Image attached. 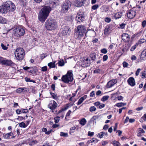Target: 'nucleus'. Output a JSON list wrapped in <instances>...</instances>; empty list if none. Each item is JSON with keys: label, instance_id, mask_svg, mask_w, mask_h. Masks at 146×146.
<instances>
[{"label": "nucleus", "instance_id": "nucleus-1", "mask_svg": "<svg viewBox=\"0 0 146 146\" xmlns=\"http://www.w3.org/2000/svg\"><path fill=\"white\" fill-rule=\"evenodd\" d=\"M51 10L50 7L45 6L42 8L39 11L38 15V19L41 22L44 23L49 15Z\"/></svg>", "mask_w": 146, "mask_h": 146}, {"label": "nucleus", "instance_id": "nucleus-2", "mask_svg": "<svg viewBox=\"0 0 146 146\" xmlns=\"http://www.w3.org/2000/svg\"><path fill=\"white\" fill-rule=\"evenodd\" d=\"M15 8V5L11 1H7L0 6V12L6 14L8 12L13 11Z\"/></svg>", "mask_w": 146, "mask_h": 146}, {"label": "nucleus", "instance_id": "nucleus-3", "mask_svg": "<svg viewBox=\"0 0 146 146\" xmlns=\"http://www.w3.org/2000/svg\"><path fill=\"white\" fill-rule=\"evenodd\" d=\"M45 26L46 29L48 31L55 30L57 27V23L56 21L51 19H48L45 22Z\"/></svg>", "mask_w": 146, "mask_h": 146}, {"label": "nucleus", "instance_id": "nucleus-4", "mask_svg": "<svg viewBox=\"0 0 146 146\" xmlns=\"http://www.w3.org/2000/svg\"><path fill=\"white\" fill-rule=\"evenodd\" d=\"M86 29L84 25H80L77 27L76 33L77 36V38L80 39L82 37L84 34Z\"/></svg>", "mask_w": 146, "mask_h": 146}, {"label": "nucleus", "instance_id": "nucleus-5", "mask_svg": "<svg viewBox=\"0 0 146 146\" xmlns=\"http://www.w3.org/2000/svg\"><path fill=\"white\" fill-rule=\"evenodd\" d=\"M72 70L68 71L67 74L64 75V83L68 84L69 86H71L72 84L70 82H72L73 80V76Z\"/></svg>", "mask_w": 146, "mask_h": 146}, {"label": "nucleus", "instance_id": "nucleus-6", "mask_svg": "<svg viewBox=\"0 0 146 146\" xmlns=\"http://www.w3.org/2000/svg\"><path fill=\"white\" fill-rule=\"evenodd\" d=\"M25 33V30L23 27H17L13 30V34L16 37L18 38L23 36Z\"/></svg>", "mask_w": 146, "mask_h": 146}, {"label": "nucleus", "instance_id": "nucleus-7", "mask_svg": "<svg viewBox=\"0 0 146 146\" xmlns=\"http://www.w3.org/2000/svg\"><path fill=\"white\" fill-rule=\"evenodd\" d=\"M15 54L17 60H22L25 56L24 50L21 48H17L15 50Z\"/></svg>", "mask_w": 146, "mask_h": 146}, {"label": "nucleus", "instance_id": "nucleus-8", "mask_svg": "<svg viewBox=\"0 0 146 146\" xmlns=\"http://www.w3.org/2000/svg\"><path fill=\"white\" fill-rule=\"evenodd\" d=\"M90 61L87 57H84L82 59L81 66L83 67H87L90 66Z\"/></svg>", "mask_w": 146, "mask_h": 146}, {"label": "nucleus", "instance_id": "nucleus-9", "mask_svg": "<svg viewBox=\"0 0 146 146\" xmlns=\"http://www.w3.org/2000/svg\"><path fill=\"white\" fill-rule=\"evenodd\" d=\"M126 14L127 18L131 19L135 17L136 15V12L132 8L127 11Z\"/></svg>", "mask_w": 146, "mask_h": 146}, {"label": "nucleus", "instance_id": "nucleus-10", "mask_svg": "<svg viewBox=\"0 0 146 146\" xmlns=\"http://www.w3.org/2000/svg\"><path fill=\"white\" fill-rule=\"evenodd\" d=\"M57 106V104L54 100L50 101L48 105V107L51 110L55 109Z\"/></svg>", "mask_w": 146, "mask_h": 146}, {"label": "nucleus", "instance_id": "nucleus-11", "mask_svg": "<svg viewBox=\"0 0 146 146\" xmlns=\"http://www.w3.org/2000/svg\"><path fill=\"white\" fill-rule=\"evenodd\" d=\"M117 81L115 79H112L109 81L107 83L106 86L107 88H110L113 86L117 83Z\"/></svg>", "mask_w": 146, "mask_h": 146}, {"label": "nucleus", "instance_id": "nucleus-12", "mask_svg": "<svg viewBox=\"0 0 146 146\" xmlns=\"http://www.w3.org/2000/svg\"><path fill=\"white\" fill-rule=\"evenodd\" d=\"M121 38L125 42H128L130 38L129 35L127 33L123 34Z\"/></svg>", "mask_w": 146, "mask_h": 146}, {"label": "nucleus", "instance_id": "nucleus-13", "mask_svg": "<svg viewBox=\"0 0 146 146\" xmlns=\"http://www.w3.org/2000/svg\"><path fill=\"white\" fill-rule=\"evenodd\" d=\"M13 62L9 60H6L3 59V61L2 62V64L6 66H11L13 65Z\"/></svg>", "mask_w": 146, "mask_h": 146}, {"label": "nucleus", "instance_id": "nucleus-14", "mask_svg": "<svg viewBox=\"0 0 146 146\" xmlns=\"http://www.w3.org/2000/svg\"><path fill=\"white\" fill-rule=\"evenodd\" d=\"M71 5V3L69 1L67 0L64 3V9H65V10H64V13L67 12L68 10L70 8Z\"/></svg>", "mask_w": 146, "mask_h": 146}, {"label": "nucleus", "instance_id": "nucleus-15", "mask_svg": "<svg viewBox=\"0 0 146 146\" xmlns=\"http://www.w3.org/2000/svg\"><path fill=\"white\" fill-rule=\"evenodd\" d=\"M84 17L82 14H78L76 16V19L77 22L80 23L84 20Z\"/></svg>", "mask_w": 146, "mask_h": 146}, {"label": "nucleus", "instance_id": "nucleus-16", "mask_svg": "<svg viewBox=\"0 0 146 146\" xmlns=\"http://www.w3.org/2000/svg\"><path fill=\"white\" fill-rule=\"evenodd\" d=\"M127 82L131 86H133L135 85V82L134 78L130 77L128 79Z\"/></svg>", "mask_w": 146, "mask_h": 146}, {"label": "nucleus", "instance_id": "nucleus-17", "mask_svg": "<svg viewBox=\"0 0 146 146\" xmlns=\"http://www.w3.org/2000/svg\"><path fill=\"white\" fill-rule=\"evenodd\" d=\"M141 60H139V62L141 61V60H146V49L143 50L141 52L140 57ZM139 62V61H138Z\"/></svg>", "mask_w": 146, "mask_h": 146}, {"label": "nucleus", "instance_id": "nucleus-18", "mask_svg": "<svg viewBox=\"0 0 146 146\" xmlns=\"http://www.w3.org/2000/svg\"><path fill=\"white\" fill-rule=\"evenodd\" d=\"M94 105L96 106L98 108L102 109L105 106V105L103 104H101L99 102H97L94 103Z\"/></svg>", "mask_w": 146, "mask_h": 146}, {"label": "nucleus", "instance_id": "nucleus-19", "mask_svg": "<svg viewBox=\"0 0 146 146\" xmlns=\"http://www.w3.org/2000/svg\"><path fill=\"white\" fill-rule=\"evenodd\" d=\"M84 0H76V6L77 7H81L83 4Z\"/></svg>", "mask_w": 146, "mask_h": 146}, {"label": "nucleus", "instance_id": "nucleus-20", "mask_svg": "<svg viewBox=\"0 0 146 146\" xmlns=\"http://www.w3.org/2000/svg\"><path fill=\"white\" fill-rule=\"evenodd\" d=\"M28 72L31 73L32 74L36 75V67H30L29 70L28 71Z\"/></svg>", "mask_w": 146, "mask_h": 146}, {"label": "nucleus", "instance_id": "nucleus-21", "mask_svg": "<svg viewBox=\"0 0 146 146\" xmlns=\"http://www.w3.org/2000/svg\"><path fill=\"white\" fill-rule=\"evenodd\" d=\"M13 135V133L11 132L6 134L4 133L3 134V136L4 139H10V136H12Z\"/></svg>", "mask_w": 146, "mask_h": 146}, {"label": "nucleus", "instance_id": "nucleus-22", "mask_svg": "<svg viewBox=\"0 0 146 146\" xmlns=\"http://www.w3.org/2000/svg\"><path fill=\"white\" fill-rule=\"evenodd\" d=\"M87 95H85L81 97L78 100L77 103V105H78L81 104L83 101L87 98Z\"/></svg>", "mask_w": 146, "mask_h": 146}, {"label": "nucleus", "instance_id": "nucleus-23", "mask_svg": "<svg viewBox=\"0 0 146 146\" xmlns=\"http://www.w3.org/2000/svg\"><path fill=\"white\" fill-rule=\"evenodd\" d=\"M145 133L144 131L141 128L139 129L138 131L137 136L138 137H141Z\"/></svg>", "mask_w": 146, "mask_h": 146}, {"label": "nucleus", "instance_id": "nucleus-24", "mask_svg": "<svg viewBox=\"0 0 146 146\" xmlns=\"http://www.w3.org/2000/svg\"><path fill=\"white\" fill-rule=\"evenodd\" d=\"M122 15V13L121 12H119L116 13L114 16L115 19H119L121 17Z\"/></svg>", "mask_w": 146, "mask_h": 146}, {"label": "nucleus", "instance_id": "nucleus-25", "mask_svg": "<svg viewBox=\"0 0 146 146\" xmlns=\"http://www.w3.org/2000/svg\"><path fill=\"white\" fill-rule=\"evenodd\" d=\"M65 22L67 23H71L72 21V17L71 16H66L65 17Z\"/></svg>", "mask_w": 146, "mask_h": 146}, {"label": "nucleus", "instance_id": "nucleus-26", "mask_svg": "<svg viewBox=\"0 0 146 146\" xmlns=\"http://www.w3.org/2000/svg\"><path fill=\"white\" fill-rule=\"evenodd\" d=\"M64 31L66 35H68L71 33L70 29L68 27H66L64 28Z\"/></svg>", "mask_w": 146, "mask_h": 146}, {"label": "nucleus", "instance_id": "nucleus-27", "mask_svg": "<svg viewBox=\"0 0 146 146\" xmlns=\"http://www.w3.org/2000/svg\"><path fill=\"white\" fill-rule=\"evenodd\" d=\"M111 31L109 27L107 26L105 28L104 33L105 35H107L110 33Z\"/></svg>", "mask_w": 146, "mask_h": 146}, {"label": "nucleus", "instance_id": "nucleus-28", "mask_svg": "<svg viewBox=\"0 0 146 146\" xmlns=\"http://www.w3.org/2000/svg\"><path fill=\"white\" fill-rule=\"evenodd\" d=\"M134 11L136 12V13H139L141 10V7L139 6H137L136 7H134L132 8Z\"/></svg>", "mask_w": 146, "mask_h": 146}, {"label": "nucleus", "instance_id": "nucleus-29", "mask_svg": "<svg viewBox=\"0 0 146 146\" xmlns=\"http://www.w3.org/2000/svg\"><path fill=\"white\" fill-rule=\"evenodd\" d=\"M126 104L125 103L120 102L117 103L115 106H116L120 108L122 106H124L126 105Z\"/></svg>", "mask_w": 146, "mask_h": 146}, {"label": "nucleus", "instance_id": "nucleus-30", "mask_svg": "<svg viewBox=\"0 0 146 146\" xmlns=\"http://www.w3.org/2000/svg\"><path fill=\"white\" fill-rule=\"evenodd\" d=\"M7 20L4 18L0 16V23L2 24H5L7 23Z\"/></svg>", "mask_w": 146, "mask_h": 146}, {"label": "nucleus", "instance_id": "nucleus-31", "mask_svg": "<svg viewBox=\"0 0 146 146\" xmlns=\"http://www.w3.org/2000/svg\"><path fill=\"white\" fill-rule=\"evenodd\" d=\"M90 56L92 60H94L96 58V54L95 53H91Z\"/></svg>", "mask_w": 146, "mask_h": 146}, {"label": "nucleus", "instance_id": "nucleus-32", "mask_svg": "<svg viewBox=\"0 0 146 146\" xmlns=\"http://www.w3.org/2000/svg\"><path fill=\"white\" fill-rule=\"evenodd\" d=\"M48 66L50 68H54L55 67V62H50L48 64Z\"/></svg>", "mask_w": 146, "mask_h": 146}, {"label": "nucleus", "instance_id": "nucleus-33", "mask_svg": "<svg viewBox=\"0 0 146 146\" xmlns=\"http://www.w3.org/2000/svg\"><path fill=\"white\" fill-rule=\"evenodd\" d=\"M86 123V121L85 118H83L81 119L80 121V123L82 126L84 125Z\"/></svg>", "mask_w": 146, "mask_h": 146}, {"label": "nucleus", "instance_id": "nucleus-34", "mask_svg": "<svg viewBox=\"0 0 146 146\" xmlns=\"http://www.w3.org/2000/svg\"><path fill=\"white\" fill-rule=\"evenodd\" d=\"M108 134V133L107 132H102L100 133H98V135L99 136V137L102 138H103V136L104 135H106Z\"/></svg>", "mask_w": 146, "mask_h": 146}, {"label": "nucleus", "instance_id": "nucleus-35", "mask_svg": "<svg viewBox=\"0 0 146 146\" xmlns=\"http://www.w3.org/2000/svg\"><path fill=\"white\" fill-rule=\"evenodd\" d=\"M102 72V70L99 68L96 69L93 72V73L95 74H101Z\"/></svg>", "mask_w": 146, "mask_h": 146}, {"label": "nucleus", "instance_id": "nucleus-36", "mask_svg": "<svg viewBox=\"0 0 146 146\" xmlns=\"http://www.w3.org/2000/svg\"><path fill=\"white\" fill-rule=\"evenodd\" d=\"M71 113V111L70 110H69L66 114L65 117V119L66 120H68L69 119L70 115Z\"/></svg>", "mask_w": 146, "mask_h": 146}, {"label": "nucleus", "instance_id": "nucleus-37", "mask_svg": "<svg viewBox=\"0 0 146 146\" xmlns=\"http://www.w3.org/2000/svg\"><path fill=\"white\" fill-rule=\"evenodd\" d=\"M19 2L21 5L23 6L26 5L27 2L26 0H20Z\"/></svg>", "mask_w": 146, "mask_h": 146}, {"label": "nucleus", "instance_id": "nucleus-38", "mask_svg": "<svg viewBox=\"0 0 146 146\" xmlns=\"http://www.w3.org/2000/svg\"><path fill=\"white\" fill-rule=\"evenodd\" d=\"M109 96H103L101 99V101L102 102H105L108 100Z\"/></svg>", "mask_w": 146, "mask_h": 146}, {"label": "nucleus", "instance_id": "nucleus-39", "mask_svg": "<svg viewBox=\"0 0 146 146\" xmlns=\"http://www.w3.org/2000/svg\"><path fill=\"white\" fill-rule=\"evenodd\" d=\"M112 143L114 146H119L120 145V143L116 141H113Z\"/></svg>", "mask_w": 146, "mask_h": 146}, {"label": "nucleus", "instance_id": "nucleus-40", "mask_svg": "<svg viewBox=\"0 0 146 146\" xmlns=\"http://www.w3.org/2000/svg\"><path fill=\"white\" fill-rule=\"evenodd\" d=\"M50 94L51 95V96L52 98L53 99H54L55 100H56L58 99V97L54 93L51 92L50 93Z\"/></svg>", "mask_w": 146, "mask_h": 146}, {"label": "nucleus", "instance_id": "nucleus-41", "mask_svg": "<svg viewBox=\"0 0 146 146\" xmlns=\"http://www.w3.org/2000/svg\"><path fill=\"white\" fill-rule=\"evenodd\" d=\"M141 74L142 78H146V72L145 71H143L142 72Z\"/></svg>", "mask_w": 146, "mask_h": 146}, {"label": "nucleus", "instance_id": "nucleus-42", "mask_svg": "<svg viewBox=\"0 0 146 146\" xmlns=\"http://www.w3.org/2000/svg\"><path fill=\"white\" fill-rule=\"evenodd\" d=\"M25 81L27 82H32L34 83H36V82L34 80H31L29 78L27 77H25Z\"/></svg>", "mask_w": 146, "mask_h": 146}, {"label": "nucleus", "instance_id": "nucleus-43", "mask_svg": "<svg viewBox=\"0 0 146 146\" xmlns=\"http://www.w3.org/2000/svg\"><path fill=\"white\" fill-rule=\"evenodd\" d=\"M5 44H4V42L3 43H1V46L2 47V48L4 50H7L8 47L7 46H6V45H5Z\"/></svg>", "mask_w": 146, "mask_h": 146}, {"label": "nucleus", "instance_id": "nucleus-44", "mask_svg": "<svg viewBox=\"0 0 146 146\" xmlns=\"http://www.w3.org/2000/svg\"><path fill=\"white\" fill-rule=\"evenodd\" d=\"M138 45V43H136L133 46H132L130 49V51H134L136 48L137 46Z\"/></svg>", "mask_w": 146, "mask_h": 146}, {"label": "nucleus", "instance_id": "nucleus-45", "mask_svg": "<svg viewBox=\"0 0 146 146\" xmlns=\"http://www.w3.org/2000/svg\"><path fill=\"white\" fill-rule=\"evenodd\" d=\"M96 110V108L93 106H91L89 108V111L90 112L95 111Z\"/></svg>", "mask_w": 146, "mask_h": 146}, {"label": "nucleus", "instance_id": "nucleus-46", "mask_svg": "<svg viewBox=\"0 0 146 146\" xmlns=\"http://www.w3.org/2000/svg\"><path fill=\"white\" fill-rule=\"evenodd\" d=\"M19 126L21 127L25 128L27 127V125L23 122H22L19 124Z\"/></svg>", "mask_w": 146, "mask_h": 146}, {"label": "nucleus", "instance_id": "nucleus-47", "mask_svg": "<svg viewBox=\"0 0 146 146\" xmlns=\"http://www.w3.org/2000/svg\"><path fill=\"white\" fill-rule=\"evenodd\" d=\"M24 88H21L17 89L16 91L17 93H20L22 92Z\"/></svg>", "mask_w": 146, "mask_h": 146}, {"label": "nucleus", "instance_id": "nucleus-48", "mask_svg": "<svg viewBox=\"0 0 146 146\" xmlns=\"http://www.w3.org/2000/svg\"><path fill=\"white\" fill-rule=\"evenodd\" d=\"M60 117L59 116H56L54 118V122L55 123H58L59 121Z\"/></svg>", "mask_w": 146, "mask_h": 146}, {"label": "nucleus", "instance_id": "nucleus-49", "mask_svg": "<svg viewBox=\"0 0 146 146\" xmlns=\"http://www.w3.org/2000/svg\"><path fill=\"white\" fill-rule=\"evenodd\" d=\"M22 109V113H26L29 112V110L27 109Z\"/></svg>", "mask_w": 146, "mask_h": 146}, {"label": "nucleus", "instance_id": "nucleus-50", "mask_svg": "<svg viewBox=\"0 0 146 146\" xmlns=\"http://www.w3.org/2000/svg\"><path fill=\"white\" fill-rule=\"evenodd\" d=\"M99 7V5L97 4L94 5L92 7V9L93 10H96Z\"/></svg>", "mask_w": 146, "mask_h": 146}, {"label": "nucleus", "instance_id": "nucleus-51", "mask_svg": "<svg viewBox=\"0 0 146 146\" xmlns=\"http://www.w3.org/2000/svg\"><path fill=\"white\" fill-rule=\"evenodd\" d=\"M101 53H102L105 54L108 51L105 48H104L101 50Z\"/></svg>", "mask_w": 146, "mask_h": 146}, {"label": "nucleus", "instance_id": "nucleus-52", "mask_svg": "<svg viewBox=\"0 0 146 146\" xmlns=\"http://www.w3.org/2000/svg\"><path fill=\"white\" fill-rule=\"evenodd\" d=\"M145 41L146 40L144 38H142L139 40V42L140 44H142L143 43H144Z\"/></svg>", "mask_w": 146, "mask_h": 146}, {"label": "nucleus", "instance_id": "nucleus-53", "mask_svg": "<svg viewBox=\"0 0 146 146\" xmlns=\"http://www.w3.org/2000/svg\"><path fill=\"white\" fill-rule=\"evenodd\" d=\"M58 64L59 66H63L64 65V61L63 60L60 61L58 62Z\"/></svg>", "mask_w": 146, "mask_h": 146}, {"label": "nucleus", "instance_id": "nucleus-54", "mask_svg": "<svg viewBox=\"0 0 146 146\" xmlns=\"http://www.w3.org/2000/svg\"><path fill=\"white\" fill-rule=\"evenodd\" d=\"M72 106L70 104H68L66 105V106H64V110H66Z\"/></svg>", "mask_w": 146, "mask_h": 146}, {"label": "nucleus", "instance_id": "nucleus-55", "mask_svg": "<svg viewBox=\"0 0 146 146\" xmlns=\"http://www.w3.org/2000/svg\"><path fill=\"white\" fill-rule=\"evenodd\" d=\"M108 57L107 55H104L103 57V60L104 61L107 60L108 59Z\"/></svg>", "mask_w": 146, "mask_h": 146}, {"label": "nucleus", "instance_id": "nucleus-56", "mask_svg": "<svg viewBox=\"0 0 146 146\" xmlns=\"http://www.w3.org/2000/svg\"><path fill=\"white\" fill-rule=\"evenodd\" d=\"M126 109V107H123L119 109L118 110L119 113V114H121L122 113V110L125 109Z\"/></svg>", "mask_w": 146, "mask_h": 146}, {"label": "nucleus", "instance_id": "nucleus-57", "mask_svg": "<svg viewBox=\"0 0 146 146\" xmlns=\"http://www.w3.org/2000/svg\"><path fill=\"white\" fill-rule=\"evenodd\" d=\"M123 65L124 67H127L129 64L126 62L124 61L123 63Z\"/></svg>", "mask_w": 146, "mask_h": 146}, {"label": "nucleus", "instance_id": "nucleus-58", "mask_svg": "<svg viewBox=\"0 0 146 146\" xmlns=\"http://www.w3.org/2000/svg\"><path fill=\"white\" fill-rule=\"evenodd\" d=\"M47 68L46 66H44L42 67L41 68V70L43 72L46 71L47 70Z\"/></svg>", "mask_w": 146, "mask_h": 146}, {"label": "nucleus", "instance_id": "nucleus-59", "mask_svg": "<svg viewBox=\"0 0 146 146\" xmlns=\"http://www.w3.org/2000/svg\"><path fill=\"white\" fill-rule=\"evenodd\" d=\"M146 25V21H143L142 23V26L143 27H145Z\"/></svg>", "mask_w": 146, "mask_h": 146}, {"label": "nucleus", "instance_id": "nucleus-60", "mask_svg": "<svg viewBox=\"0 0 146 146\" xmlns=\"http://www.w3.org/2000/svg\"><path fill=\"white\" fill-rule=\"evenodd\" d=\"M16 112L17 114H19L22 113V109L17 110Z\"/></svg>", "mask_w": 146, "mask_h": 146}, {"label": "nucleus", "instance_id": "nucleus-61", "mask_svg": "<svg viewBox=\"0 0 146 146\" xmlns=\"http://www.w3.org/2000/svg\"><path fill=\"white\" fill-rule=\"evenodd\" d=\"M94 134V132H91L90 131H89L88 132V135L89 136L92 137L93 136Z\"/></svg>", "mask_w": 146, "mask_h": 146}, {"label": "nucleus", "instance_id": "nucleus-62", "mask_svg": "<svg viewBox=\"0 0 146 146\" xmlns=\"http://www.w3.org/2000/svg\"><path fill=\"white\" fill-rule=\"evenodd\" d=\"M111 19L110 18L108 17H106L105 19V22L107 23H109L110 22Z\"/></svg>", "mask_w": 146, "mask_h": 146}, {"label": "nucleus", "instance_id": "nucleus-63", "mask_svg": "<svg viewBox=\"0 0 146 146\" xmlns=\"http://www.w3.org/2000/svg\"><path fill=\"white\" fill-rule=\"evenodd\" d=\"M141 70V69L140 68H138L137 69L135 73V75L136 76H137Z\"/></svg>", "mask_w": 146, "mask_h": 146}, {"label": "nucleus", "instance_id": "nucleus-64", "mask_svg": "<svg viewBox=\"0 0 146 146\" xmlns=\"http://www.w3.org/2000/svg\"><path fill=\"white\" fill-rule=\"evenodd\" d=\"M125 24L123 23L121 24L120 25V28L121 29L124 28L125 27Z\"/></svg>", "mask_w": 146, "mask_h": 146}]
</instances>
